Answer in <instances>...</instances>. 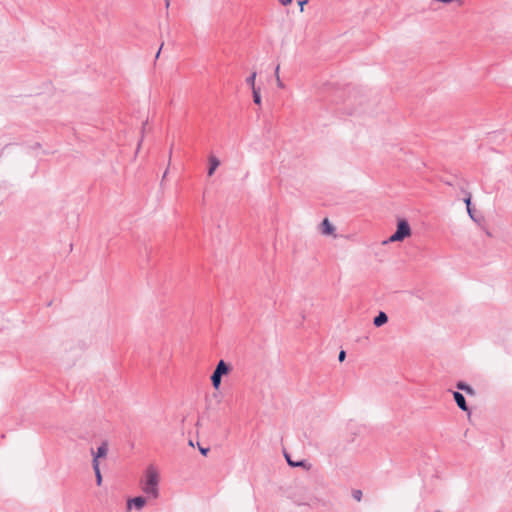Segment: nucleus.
<instances>
[{
    "label": "nucleus",
    "mask_w": 512,
    "mask_h": 512,
    "mask_svg": "<svg viewBox=\"0 0 512 512\" xmlns=\"http://www.w3.org/2000/svg\"><path fill=\"white\" fill-rule=\"evenodd\" d=\"M275 75H276V77L279 76V65L275 69Z\"/></svg>",
    "instance_id": "nucleus-23"
},
{
    "label": "nucleus",
    "mask_w": 512,
    "mask_h": 512,
    "mask_svg": "<svg viewBox=\"0 0 512 512\" xmlns=\"http://www.w3.org/2000/svg\"><path fill=\"white\" fill-rule=\"evenodd\" d=\"M277 85H278V87L283 88V83L281 82L279 76H277Z\"/></svg>",
    "instance_id": "nucleus-21"
},
{
    "label": "nucleus",
    "mask_w": 512,
    "mask_h": 512,
    "mask_svg": "<svg viewBox=\"0 0 512 512\" xmlns=\"http://www.w3.org/2000/svg\"><path fill=\"white\" fill-rule=\"evenodd\" d=\"M252 93H253L254 103L257 105H260L261 104L260 88H254V90H252Z\"/></svg>",
    "instance_id": "nucleus-14"
},
{
    "label": "nucleus",
    "mask_w": 512,
    "mask_h": 512,
    "mask_svg": "<svg viewBox=\"0 0 512 512\" xmlns=\"http://www.w3.org/2000/svg\"><path fill=\"white\" fill-rule=\"evenodd\" d=\"M334 230V226L330 223V221L327 218H325L321 223V232L324 235H330L334 232Z\"/></svg>",
    "instance_id": "nucleus-9"
},
{
    "label": "nucleus",
    "mask_w": 512,
    "mask_h": 512,
    "mask_svg": "<svg viewBox=\"0 0 512 512\" xmlns=\"http://www.w3.org/2000/svg\"><path fill=\"white\" fill-rule=\"evenodd\" d=\"M308 1L309 0H299L298 1V5L300 6L301 11L303 10L304 5H306L308 3Z\"/></svg>",
    "instance_id": "nucleus-19"
},
{
    "label": "nucleus",
    "mask_w": 512,
    "mask_h": 512,
    "mask_svg": "<svg viewBox=\"0 0 512 512\" xmlns=\"http://www.w3.org/2000/svg\"><path fill=\"white\" fill-rule=\"evenodd\" d=\"M352 496H353V498H354L355 500L360 501V500H361V498H362V492H361V490H354V491L352 492Z\"/></svg>",
    "instance_id": "nucleus-17"
},
{
    "label": "nucleus",
    "mask_w": 512,
    "mask_h": 512,
    "mask_svg": "<svg viewBox=\"0 0 512 512\" xmlns=\"http://www.w3.org/2000/svg\"><path fill=\"white\" fill-rule=\"evenodd\" d=\"M199 450H200L201 454L204 456H206L207 453L209 452V448L199 447Z\"/></svg>",
    "instance_id": "nucleus-20"
},
{
    "label": "nucleus",
    "mask_w": 512,
    "mask_h": 512,
    "mask_svg": "<svg viewBox=\"0 0 512 512\" xmlns=\"http://www.w3.org/2000/svg\"><path fill=\"white\" fill-rule=\"evenodd\" d=\"M256 72H253L247 79H246V83L251 87L252 90H254V88H257L255 86V79H256Z\"/></svg>",
    "instance_id": "nucleus-15"
},
{
    "label": "nucleus",
    "mask_w": 512,
    "mask_h": 512,
    "mask_svg": "<svg viewBox=\"0 0 512 512\" xmlns=\"http://www.w3.org/2000/svg\"><path fill=\"white\" fill-rule=\"evenodd\" d=\"M210 379H211V383H212V386L214 387V389L219 390V388L221 386L222 378L212 373Z\"/></svg>",
    "instance_id": "nucleus-13"
},
{
    "label": "nucleus",
    "mask_w": 512,
    "mask_h": 512,
    "mask_svg": "<svg viewBox=\"0 0 512 512\" xmlns=\"http://www.w3.org/2000/svg\"><path fill=\"white\" fill-rule=\"evenodd\" d=\"M160 51H161V48L157 51L156 57H158V56H159Z\"/></svg>",
    "instance_id": "nucleus-24"
},
{
    "label": "nucleus",
    "mask_w": 512,
    "mask_h": 512,
    "mask_svg": "<svg viewBox=\"0 0 512 512\" xmlns=\"http://www.w3.org/2000/svg\"><path fill=\"white\" fill-rule=\"evenodd\" d=\"M464 202L466 204V208H467V212L470 216V218L475 221V222H478V219L475 217L474 215V209L472 208V204H471V194H468L465 199H464Z\"/></svg>",
    "instance_id": "nucleus-10"
},
{
    "label": "nucleus",
    "mask_w": 512,
    "mask_h": 512,
    "mask_svg": "<svg viewBox=\"0 0 512 512\" xmlns=\"http://www.w3.org/2000/svg\"><path fill=\"white\" fill-rule=\"evenodd\" d=\"M280 2L283 4V5H288L292 2V0H280Z\"/></svg>",
    "instance_id": "nucleus-22"
},
{
    "label": "nucleus",
    "mask_w": 512,
    "mask_h": 512,
    "mask_svg": "<svg viewBox=\"0 0 512 512\" xmlns=\"http://www.w3.org/2000/svg\"><path fill=\"white\" fill-rule=\"evenodd\" d=\"M345 357H346V352H345L344 350H341V351L339 352V355H338V359H339V361H340V362L344 361Z\"/></svg>",
    "instance_id": "nucleus-18"
},
{
    "label": "nucleus",
    "mask_w": 512,
    "mask_h": 512,
    "mask_svg": "<svg viewBox=\"0 0 512 512\" xmlns=\"http://www.w3.org/2000/svg\"><path fill=\"white\" fill-rule=\"evenodd\" d=\"M108 453V443L106 441L102 442L101 445L97 448V451L94 453V451L92 450V454H93V459H96L98 460V458H102V457H105Z\"/></svg>",
    "instance_id": "nucleus-6"
},
{
    "label": "nucleus",
    "mask_w": 512,
    "mask_h": 512,
    "mask_svg": "<svg viewBox=\"0 0 512 512\" xmlns=\"http://www.w3.org/2000/svg\"><path fill=\"white\" fill-rule=\"evenodd\" d=\"M230 371H231V366L228 363H226L224 360H220L217 363V365L213 371V374L222 378L223 376L229 374Z\"/></svg>",
    "instance_id": "nucleus-3"
},
{
    "label": "nucleus",
    "mask_w": 512,
    "mask_h": 512,
    "mask_svg": "<svg viewBox=\"0 0 512 512\" xmlns=\"http://www.w3.org/2000/svg\"><path fill=\"white\" fill-rule=\"evenodd\" d=\"M92 466H93V470L95 472L96 484L98 486H100L102 483V475H101L100 468H99V461L96 459H93Z\"/></svg>",
    "instance_id": "nucleus-12"
},
{
    "label": "nucleus",
    "mask_w": 512,
    "mask_h": 512,
    "mask_svg": "<svg viewBox=\"0 0 512 512\" xmlns=\"http://www.w3.org/2000/svg\"><path fill=\"white\" fill-rule=\"evenodd\" d=\"M220 165V160L214 156V155H211L209 157V168H208V176H212L215 172V170L219 167Z\"/></svg>",
    "instance_id": "nucleus-8"
},
{
    "label": "nucleus",
    "mask_w": 512,
    "mask_h": 512,
    "mask_svg": "<svg viewBox=\"0 0 512 512\" xmlns=\"http://www.w3.org/2000/svg\"><path fill=\"white\" fill-rule=\"evenodd\" d=\"M453 398L457 404V406L464 412H468L470 414L469 407L467 405L466 399L464 395L459 391L453 392Z\"/></svg>",
    "instance_id": "nucleus-4"
},
{
    "label": "nucleus",
    "mask_w": 512,
    "mask_h": 512,
    "mask_svg": "<svg viewBox=\"0 0 512 512\" xmlns=\"http://www.w3.org/2000/svg\"><path fill=\"white\" fill-rule=\"evenodd\" d=\"M388 322V316L385 312L380 311L373 319V324L376 327H381Z\"/></svg>",
    "instance_id": "nucleus-7"
},
{
    "label": "nucleus",
    "mask_w": 512,
    "mask_h": 512,
    "mask_svg": "<svg viewBox=\"0 0 512 512\" xmlns=\"http://www.w3.org/2000/svg\"><path fill=\"white\" fill-rule=\"evenodd\" d=\"M411 228L406 219H400L397 222L396 231L388 238V240L384 241V243L391 242H400L403 241L406 237L410 236Z\"/></svg>",
    "instance_id": "nucleus-2"
},
{
    "label": "nucleus",
    "mask_w": 512,
    "mask_h": 512,
    "mask_svg": "<svg viewBox=\"0 0 512 512\" xmlns=\"http://www.w3.org/2000/svg\"><path fill=\"white\" fill-rule=\"evenodd\" d=\"M285 457H286V460L288 462V464L291 466V467H300V466H304V461H298V462H293L292 459H290V456L288 454H285Z\"/></svg>",
    "instance_id": "nucleus-16"
},
{
    "label": "nucleus",
    "mask_w": 512,
    "mask_h": 512,
    "mask_svg": "<svg viewBox=\"0 0 512 512\" xmlns=\"http://www.w3.org/2000/svg\"><path fill=\"white\" fill-rule=\"evenodd\" d=\"M456 387L459 390L464 391L468 395H471V396L475 395V390L470 385H468L467 383H465L463 381L457 382Z\"/></svg>",
    "instance_id": "nucleus-11"
},
{
    "label": "nucleus",
    "mask_w": 512,
    "mask_h": 512,
    "mask_svg": "<svg viewBox=\"0 0 512 512\" xmlns=\"http://www.w3.org/2000/svg\"><path fill=\"white\" fill-rule=\"evenodd\" d=\"M146 504V499L143 496H137L129 499L127 502V508L130 510L132 507L136 509H142Z\"/></svg>",
    "instance_id": "nucleus-5"
},
{
    "label": "nucleus",
    "mask_w": 512,
    "mask_h": 512,
    "mask_svg": "<svg viewBox=\"0 0 512 512\" xmlns=\"http://www.w3.org/2000/svg\"><path fill=\"white\" fill-rule=\"evenodd\" d=\"M159 475L153 466H149L146 470V479L142 486L143 492L154 499L159 496Z\"/></svg>",
    "instance_id": "nucleus-1"
}]
</instances>
